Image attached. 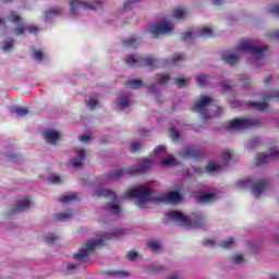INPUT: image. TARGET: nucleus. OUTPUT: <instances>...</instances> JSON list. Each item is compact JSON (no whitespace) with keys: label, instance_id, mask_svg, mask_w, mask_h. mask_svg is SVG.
<instances>
[{"label":"nucleus","instance_id":"obj_39","mask_svg":"<svg viewBox=\"0 0 279 279\" xmlns=\"http://www.w3.org/2000/svg\"><path fill=\"white\" fill-rule=\"evenodd\" d=\"M162 165L165 167H171L173 165H177V161H175V158H173V156L169 155L168 157H166L163 160H162Z\"/></svg>","mask_w":279,"mask_h":279},{"label":"nucleus","instance_id":"obj_47","mask_svg":"<svg viewBox=\"0 0 279 279\" xmlns=\"http://www.w3.org/2000/svg\"><path fill=\"white\" fill-rule=\"evenodd\" d=\"M147 245L153 250V252L158 254V251L160 250V243L153 241V242H148Z\"/></svg>","mask_w":279,"mask_h":279},{"label":"nucleus","instance_id":"obj_54","mask_svg":"<svg viewBox=\"0 0 279 279\" xmlns=\"http://www.w3.org/2000/svg\"><path fill=\"white\" fill-rule=\"evenodd\" d=\"M110 213L112 215H119L121 213V207L119 205H111Z\"/></svg>","mask_w":279,"mask_h":279},{"label":"nucleus","instance_id":"obj_42","mask_svg":"<svg viewBox=\"0 0 279 279\" xmlns=\"http://www.w3.org/2000/svg\"><path fill=\"white\" fill-rule=\"evenodd\" d=\"M33 58L34 60H37V62H43L45 54L43 53V50H33Z\"/></svg>","mask_w":279,"mask_h":279},{"label":"nucleus","instance_id":"obj_36","mask_svg":"<svg viewBox=\"0 0 279 279\" xmlns=\"http://www.w3.org/2000/svg\"><path fill=\"white\" fill-rule=\"evenodd\" d=\"M234 155L232 154V149L230 148H226L223 151H222V160L225 162H229V160H232V157Z\"/></svg>","mask_w":279,"mask_h":279},{"label":"nucleus","instance_id":"obj_35","mask_svg":"<svg viewBox=\"0 0 279 279\" xmlns=\"http://www.w3.org/2000/svg\"><path fill=\"white\" fill-rule=\"evenodd\" d=\"M169 80H170L169 74H156L157 84H167Z\"/></svg>","mask_w":279,"mask_h":279},{"label":"nucleus","instance_id":"obj_10","mask_svg":"<svg viewBox=\"0 0 279 279\" xmlns=\"http://www.w3.org/2000/svg\"><path fill=\"white\" fill-rule=\"evenodd\" d=\"M235 51H248V53L255 56L257 60H260V58L265 56V52H267V46H255L254 44L242 43L236 47Z\"/></svg>","mask_w":279,"mask_h":279},{"label":"nucleus","instance_id":"obj_22","mask_svg":"<svg viewBox=\"0 0 279 279\" xmlns=\"http://www.w3.org/2000/svg\"><path fill=\"white\" fill-rule=\"evenodd\" d=\"M247 107L251 110H258L259 112H263L265 110H267V108H269V105L267 104V101H248L247 102Z\"/></svg>","mask_w":279,"mask_h":279},{"label":"nucleus","instance_id":"obj_34","mask_svg":"<svg viewBox=\"0 0 279 279\" xmlns=\"http://www.w3.org/2000/svg\"><path fill=\"white\" fill-rule=\"evenodd\" d=\"M107 276H117L118 278H128L129 274L123 270L107 271Z\"/></svg>","mask_w":279,"mask_h":279},{"label":"nucleus","instance_id":"obj_51","mask_svg":"<svg viewBox=\"0 0 279 279\" xmlns=\"http://www.w3.org/2000/svg\"><path fill=\"white\" fill-rule=\"evenodd\" d=\"M138 1H141V0H128L123 7L124 12H128V10H130V8H132V5H134V3H138Z\"/></svg>","mask_w":279,"mask_h":279},{"label":"nucleus","instance_id":"obj_37","mask_svg":"<svg viewBox=\"0 0 279 279\" xmlns=\"http://www.w3.org/2000/svg\"><path fill=\"white\" fill-rule=\"evenodd\" d=\"M271 99L279 101V92H271L264 96V101H271Z\"/></svg>","mask_w":279,"mask_h":279},{"label":"nucleus","instance_id":"obj_8","mask_svg":"<svg viewBox=\"0 0 279 279\" xmlns=\"http://www.w3.org/2000/svg\"><path fill=\"white\" fill-rule=\"evenodd\" d=\"M210 104H213V98L202 96L192 107V112H197L204 121H207V119H210V114H208V106Z\"/></svg>","mask_w":279,"mask_h":279},{"label":"nucleus","instance_id":"obj_31","mask_svg":"<svg viewBox=\"0 0 279 279\" xmlns=\"http://www.w3.org/2000/svg\"><path fill=\"white\" fill-rule=\"evenodd\" d=\"M118 106L120 108H128L130 106V96H122L118 99Z\"/></svg>","mask_w":279,"mask_h":279},{"label":"nucleus","instance_id":"obj_50","mask_svg":"<svg viewBox=\"0 0 279 279\" xmlns=\"http://www.w3.org/2000/svg\"><path fill=\"white\" fill-rule=\"evenodd\" d=\"M60 238H58L56 234H50L47 236L46 242L48 245H53Z\"/></svg>","mask_w":279,"mask_h":279},{"label":"nucleus","instance_id":"obj_62","mask_svg":"<svg viewBox=\"0 0 279 279\" xmlns=\"http://www.w3.org/2000/svg\"><path fill=\"white\" fill-rule=\"evenodd\" d=\"M269 38H277L279 39V29L272 31L269 35Z\"/></svg>","mask_w":279,"mask_h":279},{"label":"nucleus","instance_id":"obj_7","mask_svg":"<svg viewBox=\"0 0 279 279\" xmlns=\"http://www.w3.org/2000/svg\"><path fill=\"white\" fill-rule=\"evenodd\" d=\"M270 182L267 179H260L257 183H252V181L250 180H245V181H239L236 183V186H239L240 189H243L245 186H251L253 194L255 195V197H260V194L263 193V191H265V189H267V186H269Z\"/></svg>","mask_w":279,"mask_h":279},{"label":"nucleus","instance_id":"obj_21","mask_svg":"<svg viewBox=\"0 0 279 279\" xmlns=\"http://www.w3.org/2000/svg\"><path fill=\"white\" fill-rule=\"evenodd\" d=\"M223 62H226L227 64H229L230 66H234V64H236V62H239V54H233L232 52H223L221 56Z\"/></svg>","mask_w":279,"mask_h":279},{"label":"nucleus","instance_id":"obj_24","mask_svg":"<svg viewBox=\"0 0 279 279\" xmlns=\"http://www.w3.org/2000/svg\"><path fill=\"white\" fill-rule=\"evenodd\" d=\"M210 80L211 77L205 74H199L196 76V84L198 86H210Z\"/></svg>","mask_w":279,"mask_h":279},{"label":"nucleus","instance_id":"obj_60","mask_svg":"<svg viewBox=\"0 0 279 279\" xmlns=\"http://www.w3.org/2000/svg\"><path fill=\"white\" fill-rule=\"evenodd\" d=\"M78 140H80L82 143H86L87 141H90V135H87V134L80 135V136H78Z\"/></svg>","mask_w":279,"mask_h":279},{"label":"nucleus","instance_id":"obj_32","mask_svg":"<svg viewBox=\"0 0 279 279\" xmlns=\"http://www.w3.org/2000/svg\"><path fill=\"white\" fill-rule=\"evenodd\" d=\"M184 15H186V9L184 8H177L173 10V16L174 19H183Z\"/></svg>","mask_w":279,"mask_h":279},{"label":"nucleus","instance_id":"obj_19","mask_svg":"<svg viewBox=\"0 0 279 279\" xmlns=\"http://www.w3.org/2000/svg\"><path fill=\"white\" fill-rule=\"evenodd\" d=\"M84 160H86V150L78 149V155L71 159V163L74 169H81L82 165H84Z\"/></svg>","mask_w":279,"mask_h":279},{"label":"nucleus","instance_id":"obj_27","mask_svg":"<svg viewBox=\"0 0 279 279\" xmlns=\"http://www.w3.org/2000/svg\"><path fill=\"white\" fill-rule=\"evenodd\" d=\"M122 45L123 47H138L141 45V41L134 37H130L129 39H125Z\"/></svg>","mask_w":279,"mask_h":279},{"label":"nucleus","instance_id":"obj_13","mask_svg":"<svg viewBox=\"0 0 279 279\" xmlns=\"http://www.w3.org/2000/svg\"><path fill=\"white\" fill-rule=\"evenodd\" d=\"M274 158H279L278 147L270 148L269 155L259 153L256 156V165H267V162H271Z\"/></svg>","mask_w":279,"mask_h":279},{"label":"nucleus","instance_id":"obj_53","mask_svg":"<svg viewBox=\"0 0 279 279\" xmlns=\"http://www.w3.org/2000/svg\"><path fill=\"white\" fill-rule=\"evenodd\" d=\"M48 182L50 184H61L62 183V179L59 175H54L52 178H49Z\"/></svg>","mask_w":279,"mask_h":279},{"label":"nucleus","instance_id":"obj_45","mask_svg":"<svg viewBox=\"0 0 279 279\" xmlns=\"http://www.w3.org/2000/svg\"><path fill=\"white\" fill-rule=\"evenodd\" d=\"M174 84L179 87V88H184L187 86V82L185 78L182 77H177L174 78Z\"/></svg>","mask_w":279,"mask_h":279},{"label":"nucleus","instance_id":"obj_28","mask_svg":"<svg viewBox=\"0 0 279 279\" xmlns=\"http://www.w3.org/2000/svg\"><path fill=\"white\" fill-rule=\"evenodd\" d=\"M56 219L57 221H66V219H71V217H73V211H68V213H60V214H56Z\"/></svg>","mask_w":279,"mask_h":279},{"label":"nucleus","instance_id":"obj_3","mask_svg":"<svg viewBox=\"0 0 279 279\" xmlns=\"http://www.w3.org/2000/svg\"><path fill=\"white\" fill-rule=\"evenodd\" d=\"M154 165V161L150 159H144L142 161L137 162V166L132 167L130 169H118V170H112L107 174V178L109 180H119L123 173H128L129 175H136L138 173H147L151 169Z\"/></svg>","mask_w":279,"mask_h":279},{"label":"nucleus","instance_id":"obj_64","mask_svg":"<svg viewBox=\"0 0 279 279\" xmlns=\"http://www.w3.org/2000/svg\"><path fill=\"white\" fill-rule=\"evenodd\" d=\"M271 80H274V75L269 74L268 76H266L265 78V84H270Z\"/></svg>","mask_w":279,"mask_h":279},{"label":"nucleus","instance_id":"obj_17","mask_svg":"<svg viewBox=\"0 0 279 279\" xmlns=\"http://www.w3.org/2000/svg\"><path fill=\"white\" fill-rule=\"evenodd\" d=\"M62 14H64V11L62 10V8H51L45 11L44 19L46 23H50V21H53L56 16H62Z\"/></svg>","mask_w":279,"mask_h":279},{"label":"nucleus","instance_id":"obj_1","mask_svg":"<svg viewBox=\"0 0 279 279\" xmlns=\"http://www.w3.org/2000/svg\"><path fill=\"white\" fill-rule=\"evenodd\" d=\"M123 234H125V229H120L111 233L104 234L102 239L88 240L84 244L85 248H80L78 252L74 254L75 260H78L80 263L86 262V258H88V254L95 252V248L100 247V245H104L105 241H112V239H119V236H123Z\"/></svg>","mask_w":279,"mask_h":279},{"label":"nucleus","instance_id":"obj_41","mask_svg":"<svg viewBox=\"0 0 279 279\" xmlns=\"http://www.w3.org/2000/svg\"><path fill=\"white\" fill-rule=\"evenodd\" d=\"M182 43H189L193 40V31L187 29L186 33H184L181 37Z\"/></svg>","mask_w":279,"mask_h":279},{"label":"nucleus","instance_id":"obj_5","mask_svg":"<svg viewBox=\"0 0 279 279\" xmlns=\"http://www.w3.org/2000/svg\"><path fill=\"white\" fill-rule=\"evenodd\" d=\"M125 64L131 66V69H138V66H147L148 69H158L160 66V61L156 59H151L149 57H141V56H126L124 58Z\"/></svg>","mask_w":279,"mask_h":279},{"label":"nucleus","instance_id":"obj_15","mask_svg":"<svg viewBox=\"0 0 279 279\" xmlns=\"http://www.w3.org/2000/svg\"><path fill=\"white\" fill-rule=\"evenodd\" d=\"M43 136L50 145H58V141H60V133L56 130H46L43 132Z\"/></svg>","mask_w":279,"mask_h":279},{"label":"nucleus","instance_id":"obj_49","mask_svg":"<svg viewBox=\"0 0 279 279\" xmlns=\"http://www.w3.org/2000/svg\"><path fill=\"white\" fill-rule=\"evenodd\" d=\"M143 147V145H141V143L138 142H133L131 143V153L132 154H136V151H140V149Z\"/></svg>","mask_w":279,"mask_h":279},{"label":"nucleus","instance_id":"obj_12","mask_svg":"<svg viewBox=\"0 0 279 279\" xmlns=\"http://www.w3.org/2000/svg\"><path fill=\"white\" fill-rule=\"evenodd\" d=\"M154 202L157 204L163 202L165 204H180L182 201V195L180 192L171 191L168 195H162L159 197H153Z\"/></svg>","mask_w":279,"mask_h":279},{"label":"nucleus","instance_id":"obj_43","mask_svg":"<svg viewBox=\"0 0 279 279\" xmlns=\"http://www.w3.org/2000/svg\"><path fill=\"white\" fill-rule=\"evenodd\" d=\"M14 48V40L11 39L9 41H3L2 43V51H10V49H13Z\"/></svg>","mask_w":279,"mask_h":279},{"label":"nucleus","instance_id":"obj_16","mask_svg":"<svg viewBox=\"0 0 279 279\" xmlns=\"http://www.w3.org/2000/svg\"><path fill=\"white\" fill-rule=\"evenodd\" d=\"M29 206H32V201L29 197H24L12 207L11 213H23V210H27Z\"/></svg>","mask_w":279,"mask_h":279},{"label":"nucleus","instance_id":"obj_56","mask_svg":"<svg viewBox=\"0 0 279 279\" xmlns=\"http://www.w3.org/2000/svg\"><path fill=\"white\" fill-rule=\"evenodd\" d=\"M138 256V253H136V251H131L128 253L126 257L129 258V260H135V258Z\"/></svg>","mask_w":279,"mask_h":279},{"label":"nucleus","instance_id":"obj_6","mask_svg":"<svg viewBox=\"0 0 279 279\" xmlns=\"http://www.w3.org/2000/svg\"><path fill=\"white\" fill-rule=\"evenodd\" d=\"M260 125H263V119L260 118H235L229 122L228 130H245L247 128H258Z\"/></svg>","mask_w":279,"mask_h":279},{"label":"nucleus","instance_id":"obj_4","mask_svg":"<svg viewBox=\"0 0 279 279\" xmlns=\"http://www.w3.org/2000/svg\"><path fill=\"white\" fill-rule=\"evenodd\" d=\"M126 197H134L137 199L138 208H149L147 203L149 199L154 202V196L151 197V189L145 187L143 185L135 187H130L126 191Z\"/></svg>","mask_w":279,"mask_h":279},{"label":"nucleus","instance_id":"obj_33","mask_svg":"<svg viewBox=\"0 0 279 279\" xmlns=\"http://www.w3.org/2000/svg\"><path fill=\"white\" fill-rule=\"evenodd\" d=\"M185 58H186V56L184 53L175 54L172 58V65L178 66L180 64V62H183V60H185Z\"/></svg>","mask_w":279,"mask_h":279},{"label":"nucleus","instance_id":"obj_38","mask_svg":"<svg viewBox=\"0 0 279 279\" xmlns=\"http://www.w3.org/2000/svg\"><path fill=\"white\" fill-rule=\"evenodd\" d=\"M99 106V100L95 97H89V100L87 101V107L89 110H95Z\"/></svg>","mask_w":279,"mask_h":279},{"label":"nucleus","instance_id":"obj_23","mask_svg":"<svg viewBox=\"0 0 279 279\" xmlns=\"http://www.w3.org/2000/svg\"><path fill=\"white\" fill-rule=\"evenodd\" d=\"M213 199H217V194L205 193L197 196L199 204H206V202H213Z\"/></svg>","mask_w":279,"mask_h":279},{"label":"nucleus","instance_id":"obj_2","mask_svg":"<svg viewBox=\"0 0 279 279\" xmlns=\"http://www.w3.org/2000/svg\"><path fill=\"white\" fill-rule=\"evenodd\" d=\"M166 215L169 219L181 223V226H184L185 228H204L206 223V219L202 213L192 214L191 218H189V216H184L182 211H171Z\"/></svg>","mask_w":279,"mask_h":279},{"label":"nucleus","instance_id":"obj_52","mask_svg":"<svg viewBox=\"0 0 279 279\" xmlns=\"http://www.w3.org/2000/svg\"><path fill=\"white\" fill-rule=\"evenodd\" d=\"M147 271L149 274H160V271H162V268L160 266H150L147 268Z\"/></svg>","mask_w":279,"mask_h":279},{"label":"nucleus","instance_id":"obj_57","mask_svg":"<svg viewBox=\"0 0 279 279\" xmlns=\"http://www.w3.org/2000/svg\"><path fill=\"white\" fill-rule=\"evenodd\" d=\"M27 32H29L31 34H38V32H40V29L38 28V26H28L26 27Z\"/></svg>","mask_w":279,"mask_h":279},{"label":"nucleus","instance_id":"obj_20","mask_svg":"<svg viewBox=\"0 0 279 279\" xmlns=\"http://www.w3.org/2000/svg\"><path fill=\"white\" fill-rule=\"evenodd\" d=\"M95 195L96 197H108L109 199H112V202H117V194H114L112 190L97 189Z\"/></svg>","mask_w":279,"mask_h":279},{"label":"nucleus","instance_id":"obj_11","mask_svg":"<svg viewBox=\"0 0 279 279\" xmlns=\"http://www.w3.org/2000/svg\"><path fill=\"white\" fill-rule=\"evenodd\" d=\"M149 32L153 35V38H158L159 36H162V34L173 32V26L168 21H165L163 23L151 24Z\"/></svg>","mask_w":279,"mask_h":279},{"label":"nucleus","instance_id":"obj_9","mask_svg":"<svg viewBox=\"0 0 279 279\" xmlns=\"http://www.w3.org/2000/svg\"><path fill=\"white\" fill-rule=\"evenodd\" d=\"M104 3V0H94L93 3H88L84 0H71L70 1V14L76 16L75 10L83 8V10H97Z\"/></svg>","mask_w":279,"mask_h":279},{"label":"nucleus","instance_id":"obj_29","mask_svg":"<svg viewBox=\"0 0 279 279\" xmlns=\"http://www.w3.org/2000/svg\"><path fill=\"white\" fill-rule=\"evenodd\" d=\"M199 36H203V38H213V36H215V33L210 27H203L199 32Z\"/></svg>","mask_w":279,"mask_h":279},{"label":"nucleus","instance_id":"obj_46","mask_svg":"<svg viewBox=\"0 0 279 279\" xmlns=\"http://www.w3.org/2000/svg\"><path fill=\"white\" fill-rule=\"evenodd\" d=\"M15 113L17 114V117H25L26 114H29V109L17 107L15 108Z\"/></svg>","mask_w":279,"mask_h":279},{"label":"nucleus","instance_id":"obj_30","mask_svg":"<svg viewBox=\"0 0 279 279\" xmlns=\"http://www.w3.org/2000/svg\"><path fill=\"white\" fill-rule=\"evenodd\" d=\"M220 247L223 250H232L234 247V238H229L221 242Z\"/></svg>","mask_w":279,"mask_h":279},{"label":"nucleus","instance_id":"obj_59","mask_svg":"<svg viewBox=\"0 0 279 279\" xmlns=\"http://www.w3.org/2000/svg\"><path fill=\"white\" fill-rule=\"evenodd\" d=\"M148 93L150 95H158V87L156 85H151L148 87Z\"/></svg>","mask_w":279,"mask_h":279},{"label":"nucleus","instance_id":"obj_14","mask_svg":"<svg viewBox=\"0 0 279 279\" xmlns=\"http://www.w3.org/2000/svg\"><path fill=\"white\" fill-rule=\"evenodd\" d=\"M9 21L11 23H15V25H19L17 27L14 28V34L15 36H24L25 31L27 29L26 27L21 24L23 22V17H21L16 12L12 11L10 13Z\"/></svg>","mask_w":279,"mask_h":279},{"label":"nucleus","instance_id":"obj_55","mask_svg":"<svg viewBox=\"0 0 279 279\" xmlns=\"http://www.w3.org/2000/svg\"><path fill=\"white\" fill-rule=\"evenodd\" d=\"M231 258H232V260L235 265H241V263H243V256L242 255H235Z\"/></svg>","mask_w":279,"mask_h":279},{"label":"nucleus","instance_id":"obj_18","mask_svg":"<svg viewBox=\"0 0 279 279\" xmlns=\"http://www.w3.org/2000/svg\"><path fill=\"white\" fill-rule=\"evenodd\" d=\"M182 156L184 158H191L194 161H197L199 160V158H202V154L199 153V149L195 148L194 146L186 147L182 153Z\"/></svg>","mask_w":279,"mask_h":279},{"label":"nucleus","instance_id":"obj_44","mask_svg":"<svg viewBox=\"0 0 279 279\" xmlns=\"http://www.w3.org/2000/svg\"><path fill=\"white\" fill-rule=\"evenodd\" d=\"M9 162H14L15 165H21V155H19V154L9 155Z\"/></svg>","mask_w":279,"mask_h":279},{"label":"nucleus","instance_id":"obj_40","mask_svg":"<svg viewBox=\"0 0 279 279\" xmlns=\"http://www.w3.org/2000/svg\"><path fill=\"white\" fill-rule=\"evenodd\" d=\"M218 169H221V166H219L217 163L209 162L206 166L205 171H207V173H214V171H217Z\"/></svg>","mask_w":279,"mask_h":279},{"label":"nucleus","instance_id":"obj_63","mask_svg":"<svg viewBox=\"0 0 279 279\" xmlns=\"http://www.w3.org/2000/svg\"><path fill=\"white\" fill-rule=\"evenodd\" d=\"M204 245H205L206 247H208V245H215V241H213V240H205V241H204Z\"/></svg>","mask_w":279,"mask_h":279},{"label":"nucleus","instance_id":"obj_61","mask_svg":"<svg viewBox=\"0 0 279 279\" xmlns=\"http://www.w3.org/2000/svg\"><path fill=\"white\" fill-rule=\"evenodd\" d=\"M270 12L272 14H278L279 15V4H272L270 8Z\"/></svg>","mask_w":279,"mask_h":279},{"label":"nucleus","instance_id":"obj_26","mask_svg":"<svg viewBox=\"0 0 279 279\" xmlns=\"http://www.w3.org/2000/svg\"><path fill=\"white\" fill-rule=\"evenodd\" d=\"M125 86H130L133 90H137L143 86V81L141 80H129L125 82Z\"/></svg>","mask_w":279,"mask_h":279},{"label":"nucleus","instance_id":"obj_25","mask_svg":"<svg viewBox=\"0 0 279 279\" xmlns=\"http://www.w3.org/2000/svg\"><path fill=\"white\" fill-rule=\"evenodd\" d=\"M59 202H61V204H71V202H77V193L63 195L59 198Z\"/></svg>","mask_w":279,"mask_h":279},{"label":"nucleus","instance_id":"obj_58","mask_svg":"<svg viewBox=\"0 0 279 279\" xmlns=\"http://www.w3.org/2000/svg\"><path fill=\"white\" fill-rule=\"evenodd\" d=\"M167 147L165 146H159L157 148H155L154 153H155V156H160V154H162V151H166Z\"/></svg>","mask_w":279,"mask_h":279},{"label":"nucleus","instance_id":"obj_48","mask_svg":"<svg viewBox=\"0 0 279 279\" xmlns=\"http://www.w3.org/2000/svg\"><path fill=\"white\" fill-rule=\"evenodd\" d=\"M169 134L172 141H178V138H180V133L178 132V130H175V128H170Z\"/></svg>","mask_w":279,"mask_h":279}]
</instances>
